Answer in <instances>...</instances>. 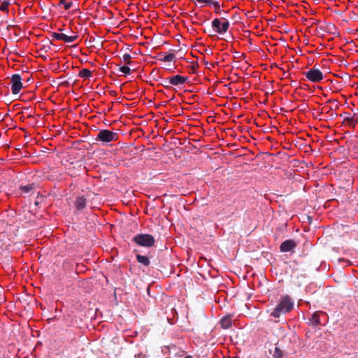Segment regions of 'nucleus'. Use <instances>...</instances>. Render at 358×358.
I'll use <instances>...</instances> for the list:
<instances>
[{
  "label": "nucleus",
  "mask_w": 358,
  "mask_h": 358,
  "mask_svg": "<svg viewBox=\"0 0 358 358\" xmlns=\"http://www.w3.org/2000/svg\"><path fill=\"white\" fill-rule=\"evenodd\" d=\"M293 307L294 302L292 299L288 295H285L279 300L277 306L271 313L270 315L273 317L278 318L282 315L290 312L293 309Z\"/></svg>",
  "instance_id": "1"
},
{
  "label": "nucleus",
  "mask_w": 358,
  "mask_h": 358,
  "mask_svg": "<svg viewBox=\"0 0 358 358\" xmlns=\"http://www.w3.org/2000/svg\"><path fill=\"white\" fill-rule=\"evenodd\" d=\"M132 241L139 246L150 248L155 245L153 236L148 234H139L133 237Z\"/></svg>",
  "instance_id": "2"
},
{
  "label": "nucleus",
  "mask_w": 358,
  "mask_h": 358,
  "mask_svg": "<svg viewBox=\"0 0 358 358\" xmlns=\"http://www.w3.org/2000/svg\"><path fill=\"white\" fill-rule=\"evenodd\" d=\"M118 134L108 129H101L98 133L96 140L104 143L116 141L118 139Z\"/></svg>",
  "instance_id": "3"
},
{
  "label": "nucleus",
  "mask_w": 358,
  "mask_h": 358,
  "mask_svg": "<svg viewBox=\"0 0 358 358\" xmlns=\"http://www.w3.org/2000/svg\"><path fill=\"white\" fill-rule=\"evenodd\" d=\"M222 19L224 20L222 22L218 18H215L212 22V27L216 33L220 34L226 33L230 25L229 22L226 18L222 17Z\"/></svg>",
  "instance_id": "4"
},
{
  "label": "nucleus",
  "mask_w": 358,
  "mask_h": 358,
  "mask_svg": "<svg viewBox=\"0 0 358 358\" xmlns=\"http://www.w3.org/2000/svg\"><path fill=\"white\" fill-rule=\"evenodd\" d=\"M307 79L313 83L320 82L323 79L322 73L315 67L303 73Z\"/></svg>",
  "instance_id": "5"
},
{
  "label": "nucleus",
  "mask_w": 358,
  "mask_h": 358,
  "mask_svg": "<svg viewBox=\"0 0 358 358\" xmlns=\"http://www.w3.org/2000/svg\"><path fill=\"white\" fill-rule=\"evenodd\" d=\"M11 90L13 94H17L22 88V78L19 74H14L11 77Z\"/></svg>",
  "instance_id": "6"
},
{
  "label": "nucleus",
  "mask_w": 358,
  "mask_h": 358,
  "mask_svg": "<svg viewBox=\"0 0 358 358\" xmlns=\"http://www.w3.org/2000/svg\"><path fill=\"white\" fill-rule=\"evenodd\" d=\"M297 246V242L293 239H288L283 241L280 246V250L282 252H294V250Z\"/></svg>",
  "instance_id": "7"
},
{
  "label": "nucleus",
  "mask_w": 358,
  "mask_h": 358,
  "mask_svg": "<svg viewBox=\"0 0 358 358\" xmlns=\"http://www.w3.org/2000/svg\"><path fill=\"white\" fill-rule=\"evenodd\" d=\"M51 37L53 39H55L57 41H63L66 43H72L78 38V36L74 35V36H69L64 34L53 32L51 34Z\"/></svg>",
  "instance_id": "8"
},
{
  "label": "nucleus",
  "mask_w": 358,
  "mask_h": 358,
  "mask_svg": "<svg viewBox=\"0 0 358 358\" xmlns=\"http://www.w3.org/2000/svg\"><path fill=\"white\" fill-rule=\"evenodd\" d=\"M187 77L176 75L169 78V84L178 86L184 84L187 80Z\"/></svg>",
  "instance_id": "9"
},
{
  "label": "nucleus",
  "mask_w": 358,
  "mask_h": 358,
  "mask_svg": "<svg viewBox=\"0 0 358 358\" xmlns=\"http://www.w3.org/2000/svg\"><path fill=\"white\" fill-rule=\"evenodd\" d=\"M232 315H229L224 317L220 321L221 327L224 329L229 328L232 324Z\"/></svg>",
  "instance_id": "10"
},
{
  "label": "nucleus",
  "mask_w": 358,
  "mask_h": 358,
  "mask_svg": "<svg viewBox=\"0 0 358 358\" xmlns=\"http://www.w3.org/2000/svg\"><path fill=\"white\" fill-rule=\"evenodd\" d=\"M76 208L78 210L84 209L86 206V199L84 196H79L75 202Z\"/></svg>",
  "instance_id": "11"
},
{
  "label": "nucleus",
  "mask_w": 358,
  "mask_h": 358,
  "mask_svg": "<svg viewBox=\"0 0 358 358\" xmlns=\"http://www.w3.org/2000/svg\"><path fill=\"white\" fill-rule=\"evenodd\" d=\"M159 59L162 62H172L176 58V55L173 53H169L166 55L163 52H160L159 55Z\"/></svg>",
  "instance_id": "12"
},
{
  "label": "nucleus",
  "mask_w": 358,
  "mask_h": 358,
  "mask_svg": "<svg viewBox=\"0 0 358 358\" xmlns=\"http://www.w3.org/2000/svg\"><path fill=\"white\" fill-rule=\"evenodd\" d=\"M20 189L23 193L28 194V193L32 192L33 191H34L36 189V185L34 183L28 184L27 185H21L20 187Z\"/></svg>",
  "instance_id": "13"
},
{
  "label": "nucleus",
  "mask_w": 358,
  "mask_h": 358,
  "mask_svg": "<svg viewBox=\"0 0 358 358\" xmlns=\"http://www.w3.org/2000/svg\"><path fill=\"white\" fill-rule=\"evenodd\" d=\"M136 259L138 263L144 265V266H149L150 265V260L146 256L141 255L140 254L136 255Z\"/></svg>",
  "instance_id": "14"
},
{
  "label": "nucleus",
  "mask_w": 358,
  "mask_h": 358,
  "mask_svg": "<svg viewBox=\"0 0 358 358\" xmlns=\"http://www.w3.org/2000/svg\"><path fill=\"white\" fill-rule=\"evenodd\" d=\"M310 321L313 325H318L320 324L319 315L317 313H314L310 319Z\"/></svg>",
  "instance_id": "15"
},
{
  "label": "nucleus",
  "mask_w": 358,
  "mask_h": 358,
  "mask_svg": "<svg viewBox=\"0 0 358 358\" xmlns=\"http://www.w3.org/2000/svg\"><path fill=\"white\" fill-rule=\"evenodd\" d=\"M92 75V72L87 69H83L79 72V76L80 78H90Z\"/></svg>",
  "instance_id": "16"
},
{
  "label": "nucleus",
  "mask_w": 358,
  "mask_h": 358,
  "mask_svg": "<svg viewBox=\"0 0 358 358\" xmlns=\"http://www.w3.org/2000/svg\"><path fill=\"white\" fill-rule=\"evenodd\" d=\"M284 353L278 347L275 348V350L273 355V358H283Z\"/></svg>",
  "instance_id": "17"
},
{
  "label": "nucleus",
  "mask_w": 358,
  "mask_h": 358,
  "mask_svg": "<svg viewBox=\"0 0 358 358\" xmlns=\"http://www.w3.org/2000/svg\"><path fill=\"white\" fill-rule=\"evenodd\" d=\"M321 113H330V116L333 117L334 115V113H333V107L332 106H324L322 108Z\"/></svg>",
  "instance_id": "18"
},
{
  "label": "nucleus",
  "mask_w": 358,
  "mask_h": 358,
  "mask_svg": "<svg viewBox=\"0 0 358 358\" xmlns=\"http://www.w3.org/2000/svg\"><path fill=\"white\" fill-rule=\"evenodd\" d=\"M10 3L7 1H4L1 3L0 10L5 12H8V6Z\"/></svg>",
  "instance_id": "19"
},
{
  "label": "nucleus",
  "mask_w": 358,
  "mask_h": 358,
  "mask_svg": "<svg viewBox=\"0 0 358 358\" xmlns=\"http://www.w3.org/2000/svg\"><path fill=\"white\" fill-rule=\"evenodd\" d=\"M59 3L60 4H64V8L66 10H69L72 6V4H73V3L71 1L69 2V3H66V1L65 0H59Z\"/></svg>",
  "instance_id": "20"
},
{
  "label": "nucleus",
  "mask_w": 358,
  "mask_h": 358,
  "mask_svg": "<svg viewBox=\"0 0 358 358\" xmlns=\"http://www.w3.org/2000/svg\"><path fill=\"white\" fill-rule=\"evenodd\" d=\"M211 4L213 5L214 8H215V11L216 13H220L221 12V10H220V3L217 2V1H212Z\"/></svg>",
  "instance_id": "21"
},
{
  "label": "nucleus",
  "mask_w": 358,
  "mask_h": 358,
  "mask_svg": "<svg viewBox=\"0 0 358 358\" xmlns=\"http://www.w3.org/2000/svg\"><path fill=\"white\" fill-rule=\"evenodd\" d=\"M120 71L124 74H129L131 73V69L127 66H121Z\"/></svg>",
  "instance_id": "22"
},
{
  "label": "nucleus",
  "mask_w": 358,
  "mask_h": 358,
  "mask_svg": "<svg viewBox=\"0 0 358 358\" xmlns=\"http://www.w3.org/2000/svg\"><path fill=\"white\" fill-rule=\"evenodd\" d=\"M131 57L129 54L126 53L123 55L124 62L127 64H130L131 63Z\"/></svg>",
  "instance_id": "23"
},
{
  "label": "nucleus",
  "mask_w": 358,
  "mask_h": 358,
  "mask_svg": "<svg viewBox=\"0 0 358 358\" xmlns=\"http://www.w3.org/2000/svg\"><path fill=\"white\" fill-rule=\"evenodd\" d=\"M345 121L353 126L355 124V118L353 117H348L345 118Z\"/></svg>",
  "instance_id": "24"
},
{
  "label": "nucleus",
  "mask_w": 358,
  "mask_h": 358,
  "mask_svg": "<svg viewBox=\"0 0 358 358\" xmlns=\"http://www.w3.org/2000/svg\"><path fill=\"white\" fill-rule=\"evenodd\" d=\"M327 103H334L335 104V109H337L339 107V105H338V103L336 100L335 99H329Z\"/></svg>",
  "instance_id": "25"
},
{
  "label": "nucleus",
  "mask_w": 358,
  "mask_h": 358,
  "mask_svg": "<svg viewBox=\"0 0 358 358\" xmlns=\"http://www.w3.org/2000/svg\"><path fill=\"white\" fill-rule=\"evenodd\" d=\"M198 3H206V4H211L212 0H196Z\"/></svg>",
  "instance_id": "26"
},
{
  "label": "nucleus",
  "mask_w": 358,
  "mask_h": 358,
  "mask_svg": "<svg viewBox=\"0 0 358 358\" xmlns=\"http://www.w3.org/2000/svg\"><path fill=\"white\" fill-rule=\"evenodd\" d=\"M162 85L166 87V88H169L171 87V84H169V80H164V83H162Z\"/></svg>",
  "instance_id": "27"
},
{
  "label": "nucleus",
  "mask_w": 358,
  "mask_h": 358,
  "mask_svg": "<svg viewBox=\"0 0 358 358\" xmlns=\"http://www.w3.org/2000/svg\"><path fill=\"white\" fill-rule=\"evenodd\" d=\"M194 17H195V19H200V17H199V14H198V13H195L194 14Z\"/></svg>",
  "instance_id": "28"
},
{
  "label": "nucleus",
  "mask_w": 358,
  "mask_h": 358,
  "mask_svg": "<svg viewBox=\"0 0 358 358\" xmlns=\"http://www.w3.org/2000/svg\"><path fill=\"white\" fill-rule=\"evenodd\" d=\"M192 23L195 24H201V23L198 22L196 21H192Z\"/></svg>",
  "instance_id": "29"
},
{
  "label": "nucleus",
  "mask_w": 358,
  "mask_h": 358,
  "mask_svg": "<svg viewBox=\"0 0 358 358\" xmlns=\"http://www.w3.org/2000/svg\"><path fill=\"white\" fill-rule=\"evenodd\" d=\"M34 204H35V206H38L39 204V201H36L34 202Z\"/></svg>",
  "instance_id": "30"
},
{
  "label": "nucleus",
  "mask_w": 358,
  "mask_h": 358,
  "mask_svg": "<svg viewBox=\"0 0 358 358\" xmlns=\"http://www.w3.org/2000/svg\"><path fill=\"white\" fill-rule=\"evenodd\" d=\"M184 358H192V357L191 355H187V356L185 357Z\"/></svg>",
  "instance_id": "31"
},
{
  "label": "nucleus",
  "mask_w": 358,
  "mask_h": 358,
  "mask_svg": "<svg viewBox=\"0 0 358 358\" xmlns=\"http://www.w3.org/2000/svg\"><path fill=\"white\" fill-rule=\"evenodd\" d=\"M31 80H32V78H29L27 79V82H30V81H31Z\"/></svg>",
  "instance_id": "32"
},
{
  "label": "nucleus",
  "mask_w": 358,
  "mask_h": 358,
  "mask_svg": "<svg viewBox=\"0 0 358 358\" xmlns=\"http://www.w3.org/2000/svg\"><path fill=\"white\" fill-rule=\"evenodd\" d=\"M332 107H333V109L335 108V104L334 103H333Z\"/></svg>",
  "instance_id": "33"
}]
</instances>
